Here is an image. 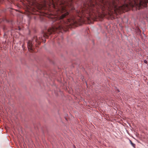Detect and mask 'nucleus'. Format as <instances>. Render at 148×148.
Instances as JSON below:
<instances>
[{"mask_svg":"<svg viewBox=\"0 0 148 148\" xmlns=\"http://www.w3.org/2000/svg\"><path fill=\"white\" fill-rule=\"evenodd\" d=\"M69 13L67 12L62 14L61 16L59 17L60 20L58 21L57 22V24L56 25L48 29V32L49 34H50L53 32H55L58 30H61L63 28V27L61 24L59 23L61 21V20L64 18Z\"/></svg>","mask_w":148,"mask_h":148,"instance_id":"obj_1","label":"nucleus"},{"mask_svg":"<svg viewBox=\"0 0 148 148\" xmlns=\"http://www.w3.org/2000/svg\"><path fill=\"white\" fill-rule=\"evenodd\" d=\"M109 7H110L111 8L112 7V8H114V10H123L124 9L123 6H121V7H117L116 5L114 3V2H113L112 4L111 5H110L109 6Z\"/></svg>","mask_w":148,"mask_h":148,"instance_id":"obj_2","label":"nucleus"},{"mask_svg":"<svg viewBox=\"0 0 148 148\" xmlns=\"http://www.w3.org/2000/svg\"><path fill=\"white\" fill-rule=\"evenodd\" d=\"M32 41L29 40L27 43V47L29 50V51H33L32 46Z\"/></svg>","mask_w":148,"mask_h":148,"instance_id":"obj_3","label":"nucleus"},{"mask_svg":"<svg viewBox=\"0 0 148 148\" xmlns=\"http://www.w3.org/2000/svg\"><path fill=\"white\" fill-rule=\"evenodd\" d=\"M130 142L132 145L134 147H135V144L132 142L130 140Z\"/></svg>","mask_w":148,"mask_h":148,"instance_id":"obj_4","label":"nucleus"},{"mask_svg":"<svg viewBox=\"0 0 148 148\" xmlns=\"http://www.w3.org/2000/svg\"><path fill=\"white\" fill-rule=\"evenodd\" d=\"M144 62L146 64H147V62L146 60H144Z\"/></svg>","mask_w":148,"mask_h":148,"instance_id":"obj_5","label":"nucleus"},{"mask_svg":"<svg viewBox=\"0 0 148 148\" xmlns=\"http://www.w3.org/2000/svg\"><path fill=\"white\" fill-rule=\"evenodd\" d=\"M74 148H75V146L74 147Z\"/></svg>","mask_w":148,"mask_h":148,"instance_id":"obj_6","label":"nucleus"},{"mask_svg":"<svg viewBox=\"0 0 148 148\" xmlns=\"http://www.w3.org/2000/svg\"><path fill=\"white\" fill-rule=\"evenodd\" d=\"M22 47L23 48V45L22 46Z\"/></svg>","mask_w":148,"mask_h":148,"instance_id":"obj_7","label":"nucleus"}]
</instances>
